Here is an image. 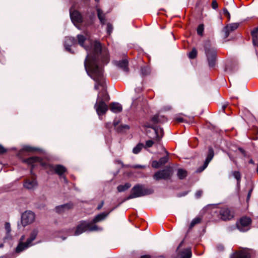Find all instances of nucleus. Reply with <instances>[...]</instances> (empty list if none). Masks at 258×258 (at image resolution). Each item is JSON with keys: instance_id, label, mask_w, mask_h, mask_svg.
Returning a JSON list of instances; mask_svg holds the SVG:
<instances>
[{"instance_id": "f257e3e1", "label": "nucleus", "mask_w": 258, "mask_h": 258, "mask_svg": "<svg viewBox=\"0 0 258 258\" xmlns=\"http://www.w3.org/2000/svg\"><path fill=\"white\" fill-rule=\"evenodd\" d=\"M78 43L87 51L88 55L84 66L88 75L95 81L94 88L101 91L98 94L97 99L108 101L109 96L106 92L105 79L102 64H106L109 60L108 52L105 48H102L98 41L92 42L82 35H78Z\"/></svg>"}, {"instance_id": "f03ea898", "label": "nucleus", "mask_w": 258, "mask_h": 258, "mask_svg": "<svg viewBox=\"0 0 258 258\" xmlns=\"http://www.w3.org/2000/svg\"><path fill=\"white\" fill-rule=\"evenodd\" d=\"M24 162L26 163L29 165H31L32 168L35 167L38 165H40L44 167L46 169H47V173L50 174L51 172L54 171L55 173L59 176L62 175L66 171L67 169L63 166L60 165H57L53 166L52 165L47 164L44 162L41 159L37 157H30L24 160Z\"/></svg>"}, {"instance_id": "7ed1b4c3", "label": "nucleus", "mask_w": 258, "mask_h": 258, "mask_svg": "<svg viewBox=\"0 0 258 258\" xmlns=\"http://www.w3.org/2000/svg\"><path fill=\"white\" fill-rule=\"evenodd\" d=\"M109 212L105 213H102L97 215L93 219L92 222L83 221L81 222L77 227L75 235H79L86 231H92L97 230L99 228L92 223H97L104 219L108 215Z\"/></svg>"}, {"instance_id": "20e7f679", "label": "nucleus", "mask_w": 258, "mask_h": 258, "mask_svg": "<svg viewBox=\"0 0 258 258\" xmlns=\"http://www.w3.org/2000/svg\"><path fill=\"white\" fill-rule=\"evenodd\" d=\"M153 189L146 188L144 185L138 184L135 185L131 191V194L126 198V200L135 199L145 196L149 195L153 193Z\"/></svg>"}, {"instance_id": "39448f33", "label": "nucleus", "mask_w": 258, "mask_h": 258, "mask_svg": "<svg viewBox=\"0 0 258 258\" xmlns=\"http://www.w3.org/2000/svg\"><path fill=\"white\" fill-rule=\"evenodd\" d=\"M38 234V230L37 229L33 230L31 233L30 237L27 239V241L25 243L22 241L24 240V236H22L20 238V241L16 248V252L20 253L31 246L32 242L36 238Z\"/></svg>"}, {"instance_id": "423d86ee", "label": "nucleus", "mask_w": 258, "mask_h": 258, "mask_svg": "<svg viewBox=\"0 0 258 258\" xmlns=\"http://www.w3.org/2000/svg\"><path fill=\"white\" fill-rule=\"evenodd\" d=\"M204 47L205 53L207 57L210 67H214L215 65L217 52L216 50L211 47V43L209 41H207L204 43Z\"/></svg>"}, {"instance_id": "0eeeda50", "label": "nucleus", "mask_w": 258, "mask_h": 258, "mask_svg": "<svg viewBox=\"0 0 258 258\" xmlns=\"http://www.w3.org/2000/svg\"><path fill=\"white\" fill-rule=\"evenodd\" d=\"M35 214L31 211H27L22 214L21 223L23 226H26L33 223L35 220Z\"/></svg>"}, {"instance_id": "6e6552de", "label": "nucleus", "mask_w": 258, "mask_h": 258, "mask_svg": "<svg viewBox=\"0 0 258 258\" xmlns=\"http://www.w3.org/2000/svg\"><path fill=\"white\" fill-rule=\"evenodd\" d=\"M251 220L247 217H242L237 223V228L242 232L247 231L250 228Z\"/></svg>"}, {"instance_id": "1a4fd4ad", "label": "nucleus", "mask_w": 258, "mask_h": 258, "mask_svg": "<svg viewBox=\"0 0 258 258\" xmlns=\"http://www.w3.org/2000/svg\"><path fill=\"white\" fill-rule=\"evenodd\" d=\"M171 174V169L170 168H167L155 173L153 177L156 180H159L160 179H166L169 178Z\"/></svg>"}, {"instance_id": "9d476101", "label": "nucleus", "mask_w": 258, "mask_h": 258, "mask_svg": "<svg viewBox=\"0 0 258 258\" xmlns=\"http://www.w3.org/2000/svg\"><path fill=\"white\" fill-rule=\"evenodd\" d=\"M99 98H100L99 97ZM94 107L98 115L99 116L105 114L108 110L107 105L104 101L102 100V99H97V101Z\"/></svg>"}, {"instance_id": "9b49d317", "label": "nucleus", "mask_w": 258, "mask_h": 258, "mask_svg": "<svg viewBox=\"0 0 258 258\" xmlns=\"http://www.w3.org/2000/svg\"><path fill=\"white\" fill-rule=\"evenodd\" d=\"M220 218L224 221L231 219L233 216V212L227 208H223L218 212Z\"/></svg>"}, {"instance_id": "f8f14e48", "label": "nucleus", "mask_w": 258, "mask_h": 258, "mask_svg": "<svg viewBox=\"0 0 258 258\" xmlns=\"http://www.w3.org/2000/svg\"><path fill=\"white\" fill-rule=\"evenodd\" d=\"M252 250L243 249L233 253L230 258H250Z\"/></svg>"}, {"instance_id": "ddd939ff", "label": "nucleus", "mask_w": 258, "mask_h": 258, "mask_svg": "<svg viewBox=\"0 0 258 258\" xmlns=\"http://www.w3.org/2000/svg\"><path fill=\"white\" fill-rule=\"evenodd\" d=\"M70 13L72 21L75 25L82 22V17L81 14L78 11L76 10L73 11V9H71L70 11Z\"/></svg>"}, {"instance_id": "4468645a", "label": "nucleus", "mask_w": 258, "mask_h": 258, "mask_svg": "<svg viewBox=\"0 0 258 258\" xmlns=\"http://www.w3.org/2000/svg\"><path fill=\"white\" fill-rule=\"evenodd\" d=\"M214 155V153L213 149L211 147H210L209 148L207 157L206 158V159L205 161L204 165L198 169L197 172H201L203 171L204 170H205V169H206V168L208 166L209 162L213 159Z\"/></svg>"}, {"instance_id": "2eb2a0df", "label": "nucleus", "mask_w": 258, "mask_h": 258, "mask_svg": "<svg viewBox=\"0 0 258 258\" xmlns=\"http://www.w3.org/2000/svg\"><path fill=\"white\" fill-rule=\"evenodd\" d=\"M24 187L27 189H31L37 186L36 178L34 176L31 178H27L24 182Z\"/></svg>"}, {"instance_id": "dca6fc26", "label": "nucleus", "mask_w": 258, "mask_h": 258, "mask_svg": "<svg viewBox=\"0 0 258 258\" xmlns=\"http://www.w3.org/2000/svg\"><path fill=\"white\" fill-rule=\"evenodd\" d=\"M238 23H232L224 27L223 30L224 33V38H227L231 32L234 31L238 28Z\"/></svg>"}, {"instance_id": "f3484780", "label": "nucleus", "mask_w": 258, "mask_h": 258, "mask_svg": "<svg viewBox=\"0 0 258 258\" xmlns=\"http://www.w3.org/2000/svg\"><path fill=\"white\" fill-rule=\"evenodd\" d=\"M4 229L5 231V236L3 238L4 242H5L8 240H11L12 239V236L11 234V224L9 222H6L4 224Z\"/></svg>"}, {"instance_id": "a211bd4d", "label": "nucleus", "mask_w": 258, "mask_h": 258, "mask_svg": "<svg viewBox=\"0 0 258 258\" xmlns=\"http://www.w3.org/2000/svg\"><path fill=\"white\" fill-rule=\"evenodd\" d=\"M168 160V155L165 157L161 158L159 161H154L152 162V166L155 168H159L160 167L163 166L165 164Z\"/></svg>"}, {"instance_id": "6ab92c4d", "label": "nucleus", "mask_w": 258, "mask_h": 258, "mask_svg": "<svg viewBox=\"0 0 258 258\" xmlns=\"http://www.w3.org/2000/svg\"><path fill=\"white\" fill-rule=\"evenodd\" d=\"M76 44V40L75 38L72 37H67L66 38L64 45L66 50L68 51L72 52L70 47Z\"/></svg>"}, {"instance_id": "aec40b11", "label": "nucleus", "mask_w": 258, "mask_h": 258, "mask_svg": "<svg viewBox=\"0 0 258 258\" xmlns=\"http://www.w3.org/2000/svg\"><path fill=\"white\" fill-rule=\"evenodd\" d=\"M145 126H146L147 127L152 128L154 130V131L156 135V138L157 141H159L161 139V138L163 137V130L162 128H159V127H154L153 126L150 125L149 124H145Z\"/></svg>"}, {"instance_id": "412c9836", "label": "nucleus", "mask_w": 258, "mask_h": 258, "mask_svg": "<svg viewBox=\"0 0 258 258\" xmlns=\"http://www.w3.org/2000/svg\"><path fill=\"white\" fill-rule=\"evenodd\" d=\"M115 64L124 72H127L129 70L128 68V61L126 59L116 61Z\"/></svg>"}, {"instance_id": "4be33fe9", "label": "nucleus", "mask_w": 258, "mask_h": 258, "mask_svg": "<svg viewBox=\"0 0 258 258\" xmlns=\"http://www.w3.org/2000/svg\"><path fill=\"white\" fill-rule=\"evenodd\" d=\"M110 110L114 113L120 112L122 110V106L118 103L113 102L110 104Z\"/></svg>"}, {"instance_id": "5701e85b", "label": "nucleus", "mask_w": 258, "mask_h": 258, "mask_svg": "<svg viewBox=\"0 0 258 258\" xmlns=\"http://www.w3.org/2000/svg\"><path fill=\"white\" fill-rule=\"evenodd\" d=\"M119 122L118 121H114L113 125L118 132H123L130 128L128 125L126 124H120L118 126Z\"/></svg>"}, {"instance_id": "b1692460", "label": "nucleus", "mask_w": 258, "mask_h": 258, "mask_svg": "<svg viewBox=\"0 0 258 258\" xmlns=\"http://www.w3.org/2000/svg\"><path fill=\"white\" fill-rule=\"evenodd\" d=\"M72 206L73 205L72 204L68 203L56 207L55 208V210L56 212L61 213L65 211L66 210L70 209L72 207Z\"/></svg>"}, {"instance_id": "393cba45", "label": "nucleus", "mask_w": 258, "mask_h": 258, "mask_svg": "<svg viewBox=\"0 0 258 258\" xmlns=\"http://www.w3.org/2000/svg\"><path fill=\"white\" fill-rule=\"evenodd\" d=\"M179 255L180 258H190L191 256V251L190 248H186L181 251Z\"/></svg>"}, {"instance_id": "a878e982", "label": "nucleus", "mask_w": 258, "mask_h": 258, "mask_svg": "<svg viewBox=\"0 0 258 258\" xmlns=\"http://www.w3.org/2000/svg\"><path fill=\"white\" fill-rule=\"evenodd\" d=\"M258 28H255L251 31V36L252 37V42L254 45L258 46Z\"/></svg>"}, {"instance_id": "bb28decb", "label": "nucleus", "mask_w": 258, "mask_h": 258, "mask_svg": "<svg viewBox=\"0 0 258 258\" xmlns=\"http://www.w3.org/2000/svg\"><path fill=\"white\" fill-rule=\"evenodd\" d=\"M97 12L98 17L100 20V23L102 24H104L106 21L105 14L100 9H97Z\"/></svg>"}, {"instance_id": "cd10ccee", "label": "nucleus", "mask_w": 258, "mask_h": 258, "mask_svg": "<svg viewBox=\"0 0 258 258\" xmlns=\"http://www.w3.org/2000/svg\"><path fill=\"white\" fill-rule=\"evenodd\" d=\"M131 186L130 183H126L124 185H119L117 186V190L118 192L124 191L128 189Z\"/></svg>"}, {"instance_id": "c85d7f7f", "label": "nucleus", "mask_w": 258, "mask_h": 258, "mask_svg": "<svg viewBox=\"0 0 258 258\" xmlns=\"http://www.w3.org/2000/svg\"><path fill=\"white\" fill-rule=\"evenodd\" d=\"M187 175V172L185 170L179 169L178 170L177 176L179 178L182 179L185 178Z\"/></svg>"}, {"instance_id": "c756f323", "label": "nucleus", "mask_w": 258, "mask_h": 258, "mask_svg": "<svg viewBox=\"0 0 258 258\" xmlns=\"http://www.w3.org/2000/svg\"><path fill=\"white\" fill-rule=\"evenodd\" d=\"M201 218L200 217H196V218H194L192 220V221L191 222V223L190 224L189 228L191 229L192 227H194V226L195 225L200 223L201 222Z\"/></svg>"}, {"instance_id": "7c9ffc66", "label": "nucleus", "mask_w": 258, "mask_h": 258, "mask_svg": "<svg viewBox=\"0 0 258 258\" xmlns=\"http://www.w3.org/2000/svg\"><path fill=\"white\" fill-rule=\"evenodd\" d=\"M144 145L143 144L139 143L138 144L133 150V152L134 154L139 153L141 150L142 149Z\"/></svg>"}, {"instance_id": "2f4dec72", "label": "nucleus", "mask_w": 258, "mask_h": 258, "mask_svg": "<svg viewBox=\"0 0 258 258\" xmlns=\"http://www.w3.org/2000/svg\"><path fill=\"white\" fill-rule=\"evenodd\" d=\"M197 55V51L196 48H193L192 50L189 53L188 57L190 59L195 58Z\"/></svg>"}, {"instance_id": "473e14b6", "label": "nucleus", "mask_w": 258, "mask_h": 258, "mask_svg": "<svg viewBox=\"0 0 258 258\" xmlns=\"http://www.w3.org/2000/svg\"><path fill=\"white\" fill-rule=\"evenodd\" d=\"M232 175L237 179V184H238L241 178L240 173L238 171H234L232 173Z\"/></svg>"}, {"instance_id": "72a5a7b5", "label": "nucleus", "mask_w": 258, "mask_h": 258, "mask_svg": "<svg viewBox=\"0 0 258 258\" xmlns=\"http://www.w3.org/2000/svg\"><path fill=\"white\" fill-rule=\"evenodd\" d=\"M204 25L201 24L200 25L197 29V33L199 35L202 36L203 35V33L204 31Z\"/></svg>"}, {"instance_id": "f704fd0d", "label": "nucleus", "mask_w": 258, "mask_h": 258, "mask_svg": "<svg viewBox=\"0 0 258 258\" xmlns=\"http://www.w3.org/2000/svg\"><path fill=\"white\" fill-rule=\"evenodd\" d=\"M141 71H142V74L143 75H146L150 73L149 69L147 67L142 68Z\"/></svg>"}, {"instance_id": "c9c22d12", "label": "nucleus", "mask_w": 258, "mask_h": 258, "mask_svg": "<svg viewBox=\"0 0 258 258\" xmlns=\"http://www.w3.org/2000/svg\"><path fill=\"white\" fill-rule=\"evenodd\" d=\"M113 30V27L112 25L110 23H108L107 25V33L110 35V33L112 32Z\"/></svg>"}, {"instance_id": "e433bc0d", "label": "nucleus", "mask_w": 258, "mask_h": 258, "mask_svg": "<svg viewBox=\"0 0 258 258\" xmlns=\"http://www.w3.org/2000/svg\"><path fill=\"white\" fill-rule=\"evenodd\" d=\"M152 121L154 123H158L160 122V120H159V115H154L152 118Z\"/></svg>"}, {"instance_id": "4c0bfd02", "label": "nucleus", "mask_w": 258, "mask_h": 258, "mask_svg": "<svg viewBox=\"0 0 258 258\" xmlns=\"http://www.w3.org/2000/svg\"><path fill=\"white\" fill-rule=\"evenodd\" d=\"M223 13H224V15L227 17L228 19L230 20V15L229 12L228 11V10L224 8L223 9Z\"/></svg>"}, {"instance_id": "58836bf2", "label": "nucleus", "mask_w": 258, "mask_h": 258, "mask_svg": "<svg viewBox=\"0 0 258 258\" xmlns=\"http://www.w3.org/2000/svg\"><path fill=\"white\" fill-rule=\"evenodd\" d=\"M154 142L152 140H148L146 141V146L147 147H151L153 146Z\"/></svg>"}, {"instance_id": "ea45409f", "label": "nucleus", "mask_w": 258, "mask_h": 258, "mask_svg": "<svg viewBox=\"0 0 258 258\" xmlns=\"http://www.w3.org/2000/svg\"><path fill=\"white\" fill-rule=\"evenodd\" d=\"M202 194H203V191L201 190H199L196 192L195 196L197 198H200L201 197Z\"/></svg>"}, {"instance_id": "a19ab883", "label": "nucleus", "mask_w": 258, "mask_h": 258, "mask_svg": "<svg viewBox=\"0 0 258 258\" xmlns=\"http://www.w3.org/2000/svg\"><path fill=\"white\" fill-rule=\"evenodd\" d=\"M212 6L214 9H216L218 8V4L216 1L212 2Z\"/></svg>"}, {"instance_id": "79ce46f5", "label": "nucleus", "mask_w": 258, "mask_h": 258, "mask_svg": "<svg viewBox=\"0 0 258 258\" xmlns=\"http://www.w3.org/2000/svg\"><path fill=\"white\" fill-rule=\"evenodd\" d=\"M7 150L2 145H0V154H4L6 153Z\"/></svg>"}, {"instance_id": "37998d69", "label": "nucleus", "mask_w": 258, "mask_h": 258, "mask_svg": "<svg viewBox=\"0 0 258 258\" xmlns=\"http://www.w3.org/2000/svg\"><path fill=\"white\" fill-rule=\"evenodd\" d=\"M134 168H145V166L141 165H135L134 166Z\"/></svg>"}, {"instance_id": "c03bdc74", "label": "nucleus", "mask_w": 258, "mask_h": 258, "mask_svg": "<svg viewBox=\"0 0 258 258\" xmlns=\"http://www.w3.org/2000/svg\"><path fill=\"white\" fill-rule=\"evenodd\" d=\"M217 248L219 250L222 251L224 249V247L222 245L220 244L217 246Z\"/></svg>"}, {"instance_id": "a18cd8bd", "label": "nucleus", "mask_w": 258, "mask_h": 258, "mask_svg": "<svg viewBox=\"0 0 258 258\" xmlns=\"http://www.w3.org/2000/svg\"><path fill=\"white\" fill-rule=\"evenodd\" d=\"M103 205H104V202L103 201H102L101 202V203L98 206L97 209L100 210L103 207Z\"/></svg>"}, {"instance_id": "49530a36", "label": "nucleus", "mask_w": 258, "mask_h": 258, "mask_svg": "<svg viewBox=\"0 0 258 258\" xmlns=\"http://www.w3.org/2000/svg\"><path fill=\"white\" fill-rule=\"evenodd\" d=\"M252 190V189H251L249 191V192H248V195H247V200H248L249 199V198H250V196H251V194Z\"/></svg>"}, {"instance_id": "de8ad7c7", "label": "nucleus", "mask_w": 258, "mask_h": 258, "mask_svg": "<svg viewBox=\"0 0 258 258\" xmlns=\"http://www.w3.org/2000/svg\"><path fill=\"white\" fill-rule=\"evenodd\" d=\"M238 150L240 151V152L244 156H246L245 151L242 148H239Z\"/></svg>"}, {"instance_id": "09e8293b", "label": "nucleus", "mask_w": 258, "mask_h": 258, "mask_svg": "<svg viewBox=\"0 0 258 258\" xmlns=\"http://www.w3.org/2000/svg\"><path fill=\"white\" fill-rule=\"evenodd\" d=\"M140 258H151V257L149 255H144L141 256Z\"/></svg>"}, {"instance_id": "8fccbe9b", "label": "nucleus", "mask_w": 258, "mask_h": 258, "mask_svg": "<svg viewBox=\"0 0 258 258\" xmlns=\"http://www.w3.org/2000/svg\"><path fill=\"white\" fill-rule=\"evenodd\" d=\"M177 120L179 122H182L183 121V119L182 118H177Z\"/></svg>"}, {"instance_id": "3c124183", "label": "nucleus", "mask_w": 258, "mask_h": 258, "mask_svg": "<svg viewBox=\"0 0 258 258\" xmlns=\"http://www.w3.org/2000/svg\"><path fill=\"white\" fill-rule=\"evenodd\" d=\"M227 107V105H224L222 106V109L223 111H224L225 109L226 108V107Z\"/></svg>"}, {"instance_id": "603ef678", "label": "nucleus", "mask_w": 258, "mask_h": 258, "mask_svg": "<svg viewBox=\"0 0 258 258\" xmlns=\"http://www.w3.org/2000/svg\"><path fill=\"white\" fill-rule=\"evenodd\" d=\"M182 243H183V241H181V243L179 244L178 247H177V250H178L179 248V247L182 245Z\"/></svg>"}, {"instance_id": "864d4df0", "label": "nucleus", "mask_w": 258, "mask_h": 258, "mask_svg": "<svg viewBox=\"0 0 258 258\" xmlns=\"http://www.w3.org/2000/svg\"><path fill=\"white\" fill-rule=\"evenodd\" d=\"M249 163H250V164H254V161H253V160H252V159H250V160H249Z\"/></svg>"}, {"instance_id": "5fc2aeb1", "label": "nucleus", "mask_w": 258, "mask_h": 258, "mask_svg": "<svg viewBox=\"0 0 258 258\" xmlns=\"http://www.w3.org/2000/svg\"><path fill=\"white\" fill-rule=\"evenodd\" d=\"M26 150L27 151H31L32 150V148H26Z\"/></svg>"}, {"instance_id": "6e6d98bb", "label": "nucleus", "mask_w": 258, "mask_h": 258, "mask_svg": "<svg viewBox=\"0 0 258 258\" xmlns=\"http://www.w3.org/2000/svg\"><path fill=\"white\" fill-rule=\"evenodd\" d=\"M3 246H4L3 244H0V248L3 247Z\"/></svg>"}, {"instance_id": "4d7b16f0", "label": "nucleus", "mask_w": 258, "mask_h": 258, "mask_svg": "<svg viewBox=\"0 0 258 258\" xmlns=\"http://www.w3.org/2000/svg\"><path fill=\"white\" fill-rule=\"evenodd\" d=\"M96 2H99V0H95Z\"/></svg>"}]
</instances>
